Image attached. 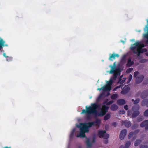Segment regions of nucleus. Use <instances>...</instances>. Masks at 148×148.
I'll use <instances>...</instances> for the list:
<instances>
[{
    "instance_id": "obj_35",
    "label": "nucleus",
    "mask_w": 148,
    "mask_h": 148,
    "mask_svg": "<svg viewBox=\"0 0 148 148\" xmlns=\"http://www.w3.org/2000/svg\"><path fill=\"white\" fill-rule=\"evenodd\" d=\"M144 114L145 116H148V109L145 112Z\"/></svg>"
},
{
    "instance_id": "obj_11",
    "label": "nucleus",
    "mask_w": 148,
    "mask_h": 148,
    "mask_svg": "<svg viewBox=\"0 0 148 148\" xmlns=\"http://www.w3.org/2000/svg\"><path fill=\"white\" fill-rule=\"evenodd\" d=\"M148 95V90H146L142 92L140 97L142 99L146 97Z\"/></svg>"
},
{
    "instance_id": "obj_13",
    "label": "nucleus",
    "mask_w": 148,
    "mask_h": 148,
    "mask_svg": "<svg viewBox=\"0 0 148 148\" xmlns=\"http://www.w3.org/2000/svg\"><path fill=\"white\" fill-rule=\"evenodd\" d=\"M133 111V113L132 115V117L133 118H135L138 116L140 114L139 111Z\"/></svg>"
},
{
    "instance_id": "obj_37",
    "label": "nucleus",
    "mask_w": 148,
    "mask_h": 148,
    "mask_svg": "<svg viewBox=\"0 0 148 148\" xmlns=\"http://www.w3.org/2000/svg\"><path fill=\"white\" fill-rule=\"evenodd\" d=\"M113 102H114L112 100V101H110L107 103V105H110V104L112 103H113Z\"/></svg>"
},
{
    "instance_id": "obj_49",
    "label": "nucleus",
    "mask_w": 148,
    "mask_h": 148,
    "mask_svg": "<svg viewBox=\"0 0 148 148\" xmlns=\"http://www.w3.org/2000/svg\"><path fill=\"white\" fill-rule=\"evenodd\" d=\"M116 123H114V127H116Z\"/></svg>"
},
{
    "instance_id": "obj_36",
    "label": "nucleus",
    "mask_w": 148,
    "mask_h": 148,
    "mask_svg": "<svg viewBox=\"0 0 148 148\" xmlns=\"http://www.w3.org/2000/svg\"><path fill=\"white\" fill-rule=\"evenodd\" d=\"M140 148H148V147L146 145H140Z\"/></svg>"
},
{
    "instance_id": "obj_18",
    "label": "nucleus",
    "mask_w": 148,
    "mask_h": 148,
    "mask_svg": "<svg viewBox=\"0 0 148 148\" xmlns=\"http://www.w3.org/2000/svg\"><path fill=\"white\" fill-rule=\"evenodd\" d=\"M142 141L140 139H137L134 143V145L137 146L141 143Z\"/></svg>"
},
{
    "instance_id": "obj_30",
    "label": "nucleus",
    "mask_w": 148,
    "mask_h": 148,
    "mask_svg": "<svg viewBox=\"0 0 148 148\" xmlns=\"http://www.w3.org/2000/svg\"><path fill=\"white\" fill-rule=\"evenodd\" d=\"M134 132H131L129 134L128 137L129 138H131L133 135Z\"/></svg>"
},
{
    "instance_id": "obj_5",
    "label": "nucleus",
    "mask_w": 148,
    "mask_h": 148,
    "mask_svg": "<svg viewBox=\"0 0 148 148\" xmlns=\"http://www.w3.org/2000/svg\"><path fill=\"white\" fill-rule=\"evenodd\" d=\"M113 81L112 80V78H111L109 81L107 82V85L101 88H98L97 90H102L103 92L110 90H111V86Z\"/></svg>"
},
{
    "instance_id": "obj_8",
    "label": "nucleus",
    "mask_w": 148,
    "mask_h": 148,
    "mask_svg": "<svg viewBox=\"0 0 148 148\" xmlns=\"http://www.w3.org/2000/svg\"><path fill=\"white\" fill-rule=\"evenodd\" d=\"M95 142V140L94 138L92 139H87L86 141V144L88 147H90L92 144Z\"/></svg>"
},
{
    "instance_id": "obj_52",
    "label": "nucleus",
    "mask_w": 148,
    "mask_h": 148,
    "mask_svg": "<svg viewBox=\"0 0 148 148\" xmlns=\"http://www.w3.org/2000/svg\"><path fill=\"white\" fill-rule=\"evenodd\" d=\"M137 55V56H137V57H139V56H138L137 55ZM139 56H140V55H139ZM137 58H138V57H137Z\"/></svg>"
},
{
    "instance_id": "obj_44",
    "label": "nucleus",
    "mask_w": 148,
    "mask_h": 148,
    "mask_svg": "<svg viewBox=\"0 0 148 148\" xmlns=\"http://www.w3.org/2000/svg\"><path fill=\"white\" fill-rule=\"evenodd\" d=\"M4 42V41L1 38H0V44H1V43Z\"/></svg>"
},
{
    "instance_id": "obj_12",
    "label": "nucleus",
    "mask_w": 148,
    "mask_h": 148,
    "mask_svg": "<svg viewBox=\"0 0 148 148\" xmlns=\"http://www.w3.org/2000/svg\"><path fill=\"white\" fill-rule=\"evenodd\" d=\"M122 125L124 124L126 127H130L131 125V123L129 121H122Z\"/></svg>"
},
{
    "instance_id": "obj_45",
    "label": "nucleus",
    "mask_w": 148,
    "mask_h": 148,
    "mask_svg": "<svg viewBox=\"0 0 148 148\" xmlns=\"http://www.w3.org/2000/svg\"><path fill=\"white\" fill-rule=\"evenodd\" d=\"M126 57V56H125V55L124 56H123V57L122 58V60H124L125 58Z\"/></svg>"
},
{
    "instance_id": "obj_10",
    "label": "nucleus",
    "mask_w": 148,
    "mask_h": 148,
    "mask_svg": "<svg viewBox=\"0 0 148 148\" xmlns=\"http://www.w3.org/2000/svg\"><path fill=\"white\" fill-rule=\"evenodd\" d=\"M141 127H145L146 129H148V120L143 122L140 125Z\"/></svg>"
},
{
    "instance_id": "obj_51",
    "label": "nucleus",
    "mask_w": 148,
    "mask_h": 148,
    "mask_svg": "<svg viewBox=\"0 0 148 148\" xmlns=\"http://www.w3.org/2000/svg\"><path fill=\"white\" fill-rule=\"evenodd\" d=\"M146 55L147 56H148V53H146Z\"/></svg>"
},
{
    "instance_id": "obj_7",
    "label": "nucleus",
    "mask_w": 148,
    "mask_h": 148,
    "mask_svg": "<svg viewBox=\"0 0 148 148\" xmlns=\"http://www.w3.org/2000/svg\"><path fill=\"white\" fill-rule=\"evenodd\" d=\"M106 131L105 130H99L98 132V136L100 138H103L104 139H107L109 138V135L106 134Z\"/></svg>"
},
{
    "instance_id": "obj_28",
    "label": "nucleus",
    "mask_w": 148,
    "mask_h": 148,
    "mask_svg": "<svg viewBox=\"0 0 148 148\" xmlns=\"http://www.w3.org/2000/svg\"><path fill=\"white\" fill-rule=\"evenodd\" d=\"M143 119V116H139L137 119V121L138 122H140Z\"/></svg>"
},
{
    "instance_id": "obj_2",
    "label": "nucleus",
    "mask_w": 148,
    "mask_h": 148,
    "mask_svg": "<svg viewBox=\"0 0 148 148\" xmlns=\"http://www.w3.org/2000/svg\"><path fill=\"white\" fill-rule=\"evenodd\" d=\"M100 121L99 120H97L95 122H89L87 123H80L79 125H76V126L78 128H80V133H79L77 128L74 129L72 131L70 135L71 138L74 135V133L76 134L77 137H85V133L89 131V128L92 125L97 126L100 123Z\"/></svg>"
},
{
    "instance_id": "obj_42",
    "label": "nucleus",
    "mask_w": 148,
    "mask_h": 148,
    "mask_svg": "<svg viewBox=\"0 0 148 148\" xmlns=\"http://www.w3.org/2000/svg\"><path fill=\"white\" fill-rule=\"evenodd\" d=\"M121 86V85H120L119 86H118L116 87L113 90L114 91L116 90L117 89L120 88Z\"/></svg>"
},
{
    "instance_id": "obj_53",
    "label": "nucleus",
    "mask_w": 148,
    "mask_h": 148,
    "mask_svg": "<svg viewBox=\"0 0 148 148\" xmlns=\"http://www.w3.org/2000/svg\"><path fill=\"white\" fill-rule=\"evenodd\" d=\"M133 139H134L133 140H134L135 139V138H133Z\"/></svg>"
},
{
    "instance_id": "obj_4",
    "label": "nucleus",
    "mask_w": 148,
    "mask_h": 148,
    "mask_svg": "<svg viewBox=\"0 0 148 148\" xmlns=\"http://www.w3.org/2000/svg\"><path fill=\"white\" fill-rule=\"evenodd\" d=\"M115 63L114 62V63L113 66H110V67H111V69L109 71V73L110 74L114 73L113 77L111 78H112V80L113 81L116 79L118 75H119L120 72L119 68H115Z\"/></svg>"
},
{
    "instance_id": "obj_9",
    "label": "nucleus",
    "mask_w": 148,
    "mask_h": 148,
    "mask_svg": "<svg viewBox=\"0 0 148 148\" xmlns=\"http://www.w3.org/2000/svg\"><path fill=\"white\" fill-rule=\"evenodd\" d=\"M127 133V131L126 130H123L120 134V138L121 140L124 139L125 136H126Z\"/></svg>"
},
{
    "instance_id": "obj_47",
    "label": "nucleus",
    "mask_w": 148,
    "mask_h": 148,
    "mask_svg": "<svg viewBox=\"0 0 148 148\" xmlns=\"http://www.w3.org/2000/svg\"><path fill=\"white\" fill-rule=\"evenodd\" d=\"M5 53H3V55L4 56H5V57H7L8 56H5Z\"/></svg>"
},
{
    "instance_id": "obj_43",
    "label": "nucleus",
    "mask_w": 148,
    "mask_h": 148,
    "mask_svg": "<svg viewBox=\"0 0 148 148\" xmlns=\"http://www.w3.org/2000/svg\"><path fill=\"white\" fill-rule=\"evenodd\" d=\"M124 108L125 110H127L128 109V106L127 105H126L125 106H124Z\"/></svg>"
},
{
    "instance_id": "obj_50",
    "label": "nucleus",
    "mask_w": 148,
    "mask_h": 148,
    "mask_svg": "<svg viewBox=\"0 0 148 148\" xmlns=\"http://www.w3.org/2000/svg\"><path fill=\"white\" fill-rule=\"evenodd\" d=\"M4 148H11V147H5Z\"/></svg>"
},
{
    "instance_id": "obj_38",
    "label": "nucleus",
    "mask_w": 148,
    "mask_h": 148,
    "mask_svg": "<svg viewBox=\"0 0 148 148\" xmlns=\"http://www.w3.org/2000/svg\"><path fill=\"white\" fill-rule=\"evenodd\" d=\"M132 75L130 74L129 75L128 80L129 82H130L132 79Z\"/></svg>"
},
{
    "instance_id": "obj_19",
    "label": "nucleus",
    "mask_w": 148,
    "mask_h": 148,
    "mask_svg": "<svg viewBox=\"0 0 148 148\" xmlns=\"http://www.w3.org/2000/svg\"><path fill=\"white\" fill-rule=\"evenodd\" d=\"M134 64V62L131 60V59L130 58L128 60V63L127 65L128 66H130Z\"/></svg>"
},
{
    "instance_id": "obj_1",
    "label": "nucleus",
    "mask_w": 148,
    "mask_h": 148,
    "mask_svg": "<svg viewBox=\"0 0 148 148\" xmlns=\"http://www.w3.org/2000/svg\"><path fill=\"white\" fill-rule=\"evenodd\" d=\"M91 106L86 107V110H83L81 114H86V116L88 119H90L92 117L93 115L96 116H102L106 114L108 112L109 108L108 107L106 106L105 105L102 106L101 110L97 112V109L99 107L98 105L96 103H92Z\"/></svg>"
},
{
    "instance_id": "obj_20",
    "label": "nucleus",
    "mask_w": 148,
    "mask_h": 148,
    "mask_svg": "<svg viewBox=\"0 0 148 148\" xmlns=\"http://www.w3.org/2000/svg\"><path fill=\"white\" fill-rule=\"evenodd\" d=\"M118 108L117 106L115 104H113L112 105L110 109L112 111H115L117 110Z\"/></svg>"
},
{
    "instance_id": "obj_26",
    "label": "nucleus",
    "mask_w": 148,
    "mask_h": 148,
    "mask_svg": "<svg viewBox=\"0 0 148 148\" xmlns=\"http://www.w3.org/2000/svg\"><path fill=\"white\" fill-rule=\"evenodd\" d=\"M148 102V100L147 99L143 100L141 102V105L142 106H145Z\"/></svg>"
},
{
    "instance_id": "obj_21",
    "label": "nucleus",
    "mask_w": 148,
    "mask_h": 148,
    "mask_svg": "<svg viewBox=\"0 0 148 148\" xmlns=\"http://www.w3.org/2000/svg\"><path fill=\"white\" fill-rule=\"evenodd\" d=\"M110 112H109L106 114L104 117V119L105 121H106L109 119L110 117Z\"/></svg>"
},
{
    "instance_id": "obj_29",
    "label": "nucleus",
    "mask_w": 148,
    "mask_h": 148,
    "mask_svg": "<svg viewBox=\"0 0 148 148\" xmlns=\"http://www.w3.org/2000/svg\"><path fill=\"white\" fill-rule=\"evenodd\" d=\"M138 126V124H134L132 127V128L133 130H134Z\"/></svg>"
},
{
    "instance_id": "obj_27",
    "label": "nucleus",
    "mask_w": 148,
    "mask_h": 148,
    "mask_svg": "<svg viewBox=\"0 0 148 148\" xmlns=\"http://www.w3.org/2000/svg\"><path fill=\"white\" fill-rule=\"evenodd\" d=\"M118 96V95L117 94H114L112 95L111 98L112 99H115L117 98Z\"/></svg>"
},
{
    "instance_id": "obj_17",
    "label": "nucleus",
    "mask_w": 148,
    "mask_h": 148,
    "mask_svg": "<svg viewBox=\"0 0 148 148\" xmlns=\"http://www.w3.org/2000/svg\"><path fill=\"white\" fill-rule=\"evenodd\" d=\"M130 88L129 87H127L126 88L122 90L121 93L122 94L125 95L127 94L130 90Z\"/></svg>"
},
{
    "instance_id": "obj_46",
    "label": "nucleus",
    "mask_w": 148,
    "mask_h": 148,
    "mask_svg": "<svg viewBox=\"0 0 148 148\" xmlns=\"http://www.w3.org/2000/svg\"><path fill=\"white\" fill-rule=\"evenodd\" d=\"M139 130H136L135 131V133H136H136H137L139 132Z\"/></svg>"
},
{
    "instance_id": "obj_32",
    "label": "nucleus",
    "mask_w": 148,
    "mask_h": 148,
    "mask_svg": "<svg viewBox=\"0 0 148 148\" xmlns=\"http://www.w3.org/2000/svg\"><path fill=\"white\" fill-rule=\"evenodd\" d=\"M5 43V42H2L0 44V50H1V51H2L1 49H2V47L3 46H4V44Z\"/></svg>"
},
{
    "instance_id": "obj_22",
    "label": "nucleus",
    "mask_w": 148,
    "mask_h": 148,
    "mask_svg": "<svg viewBox=\"0 0 148 148\" xmlns=\"http://www.w3.org/2000/svg\"><path fill=\"white\" fill-rule=\"evenodd\" d=\"M144 38L147 39V40L145 42L146 46H147L148 45V33L147 34H144Z\"/></svg>"
},
{
    "instance_id": "obj_48",
    "label": "nucleus",
    "mask_w": 148,
    "mask_h": 148,
    "mask_svg": "<svg viewBox=\"0 0 148 148\" xmlns=\"http://www.w3.org/2000/svg\"><path fill=\"white\" fill-rule=\"evenodd\" d=\"M119 148H123V145H121L120 147Z\"/></svg>"
},
{
    "instance_id": "obj_31",
    "label": "nucleus",
    "mask_w": 148,
    "mask_h": 148,
    "mask_svg": "<svg viewBox=\"0 0 148 148\" xmlns=\"http://www.w3.org/2000/svg\"><path fill=\"white\" fill-rule=\"evenodd\" d=\"M103 92L99 96V97L97 99V101H99V100L101 99V97H103Z\"/></svg>"
},
{
    "instance_id": "obj_34",
    "label": "nucleus",
    "mask_w": 148,
    "mask_h": 148,
    "mask_svg": "<svg viewBox=\"0 0 148 148\" xmlns=\"http://www.w3.org/2000/svg\"><path fill=\"white\" fill-rule=\"evenodd\" d=\"M148 60L146 59H143L140 60V62L141 63H145Z\"/></svg>"
},
{
    "instance_id": "obj_39",
    "label": "nucleus",
    "mask_w": 148,
    "mask_h": 148,
    "mask_svg": "<svg viewBox=\"0 0 148 148\" xmlns=\"http://www.w3.org/2000/svg\"><path fill=\"white\" fill-rule=\"evenodd\" d=\"M133 70V68H129V69L127 71V72H130L131 71H132Z\"/></svg>"
},
{
    "instance_id": "obj_54",
    "label": "nucleus",
    "mask_w": 148,
    "mask_h": 148,
    "mask_svg": "<svg viewBox=\"0 0 148 148\" xmlns=\"http://www.w3.org/2000/svg\"><path fill=\"white\" fill-rule=\"evenodd\" d=\"M147 106L148 107V105H147Z\"/></svg>"
},
{
    "instance_id": "obj_41",
    "label": "nucleus",
    "mask_w": 148,
    "mask_h": 148,
    "mask_svg": "<svg viewBox=\"0 0 148 148\" xmlns=\"http://www.w3.org/2000/svg\"><path fill=\"white\" fill-rule=\"evenodd\" d=\"M103 143L105 144H107L108 143V140L107 139H104L103 141Z\"/></svg>"
},
{
    "instance_id": "obj_16",
    "label": "nucleus",
    "mask_w": 148,
    "mask_h": 148,
    "mask_svg": "<svg viewBox=\"0 0 148 148\" xmlns=\"http://www.w3.org/2000/svg\"><path fill=\"white\" fill-rule=\"evenodd\" d=\"M119 56L118 54H115L114 53L112 54L110 56L109 59L111 60H112V58L115 59V57H119Z\"/></svg>"
},
{
    "instance_id": "obj_24",
    "label": "nucleus",
    "mask_w": 148,
    "mask_h": 148,
    "mask_svg": "<svg viewBox=\"0 0 148 148\" xmlns=\"http://www.w3.org/2000/svg\"><path fill=\"white\" fill-rule=\"evenodd\" d=\"M122 76H121V77L119 79V83L121 84H123L125 82V79L123 78L122 79L121 78H122Z\"/></svg>"
},
{
    "instance_id": "obj_14",
    "label": "nucleus",
    "mask_w": 148,
    "mask_h": 148,
    "mask_svg": "<svg viewBox=\"0 0 148 148\" xmlns=\"http://www.w3.org/2000/svg\"><path fill=\"white\" fill-rule=\"evenodd\" d=\"M140 108V106L139 105H135L132 107V111H139Z\"/></svg>"
},
{
    "instance_id": "obj_33",
    "label": "nucleus",
    "mask_w": 148,
    "mask_h": 148,
    "mask_svg": "<svg viewBox=\"0 0 148 148\" xmlns=\"http://www.w3.org/2000/svg\"><path fill=\"white\" fill-rule=\"evenodd\" d=\"M127 114L129 116H132V112L130 110H129L127 112Z\"/></svg>"
},
{
    "instance_id": "obj_3",
    "label": "nucleus",
    "mask_w": 148,
    "mask_h": 148,
    "mask_svg": "<svg viewBox=\"0 0 148 148\" xmlns=\"http://www.w3.org/2000/svg\"><path fill=\"white\" fill-rule=\"evenodd\" d=\"M144 46V44H141L140 42H137L132 45L131 49L135 54H136L138 56H139L140 53L146 51V49H142Z\"/></svg>"
},
{
    "instance_id": "obj_40",
    "label": "nucleus",
    "mask_w": 148,
    "mask_h": 148,
    "mask_svg": "<svg viewBox=\"0 0 148 148\" xmlns=\"http://www.w3.org/2000/svg\"><path fill=\"white\" fill-rule=\"evenodd\" d=\"M125 113V112L123 110H122L120 111V113L121 114H124Z\"/></svg>"
},
{
    "instance_id": "obj_15",
    "label": "nucleus",
    "mask_w": 148,
    "mask_h": 148,
    "mask_svg": "<svg viewBox=\"0 0 148 148\" xmlns=\"http://www.w3.org/2000/svg\"><path fill=\"white\" fill-rule=\"evenodd\" d=\"M117 104L120 105H122L125 103V101L123 99H120L117 101Z\"/></svg>"
},
{
    "instance_id": "obj_23",
    "label": "nucleus",
    "mask_w": 148,
    "mask_h": 148,
    "mask_svg": "<svg viewBox=\"0 0 148 148\" xmlns=\"http://www.w3.org/2000/svg\"><path fill=\"white\" fill-rule=\"evenodd\" d=\"M132 101L134 102V104L136 105V104L140 102V99L139 98L135 100L134 99H132Z\"/></svg>"
},
{
    "instance_id": "obj_6",
    "label": "nucleus",
    "mask_w": 148,
    "mask_h": 148,
    "mask_svg": "<svg viewBox=\"0 0 148 148\" xmlns=\"http://www.w3.org/2000/svg\"><path fill=\"white\" fill-rule=\"evenodd\" d=\"M134 76L135 78H136V81L137 84H139L141 82L144 77L143 75L139 74V73L138 71L134 72Z\"/></svg>"
},
{
    "instance_id": "obj_25",
    "label": "nucleus",
    "mask_w": 148,
    "mask_h": 148,
    "mask_svg": "<svg viewBox=\"0 0 148 148\" xmlns=\"http://www.w3.org/2000/svg\"><path fill=\"white\" fill-rule=\"evenodd\" d=\"M131 144V142L130 141L127 142L125 145V148H128Z\"/></svg>"
}]
</instances>
